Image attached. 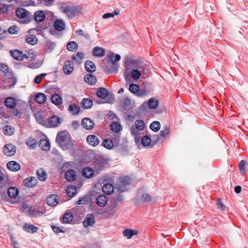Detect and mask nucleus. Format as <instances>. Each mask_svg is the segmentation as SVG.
<instances>
[{"instance_id":"f257e3e1","label":"nucleus","mask_w":248,"mask_h":248,"mask_svg":"<svg viewBox=\"0 0 248 248\" xmlns=\"http://www.w3.org/2000/svg\"><path fill=\"white\" fill-rule=\"evenodd\" d=\"M56 141L63 150H68L73 145L71 137L66 130L60 131L57 133Z\"/></svg>"},{"instance_id":"f03ea898","label":"nucleus","mask_w":248,"mask_h":248,"mask_svg":"<svg viewBox=\"0 0 248 248\" xmlns=\"http://www.w3.org/2000/svg\"><path fill=\"white\" fill-rule=\"evenodd\" d=\"M114 54L111 52L108 57V61H110L112 62V66L111 69H106L105 71L108 74L112 73H116L118 70V65L116 62L121 59V56L119 54H116L115 57V60H114Z\"/></svg>"},{"instance_id":"7ed1b4c3","label":"nucleus","mask_w":248,"mask_h":248,"mask_svg":"<svg viewBox=\"0 0 248 248\" xmlns=\"http://www.w3.org/2000/svg\"><path fill=\"white\" fill-rule=\"evenodd\" d=\"M93 164V168L97 173L103 170L105 165L107 163L108 160L101 155L97 156Z\"/></svg>"},{"instance_id":"20e7f679","label":"nucleus","mask_w":248,"mask_h":248,"mask_svg":"<svg viewBox=\"0 0 248 248\" xmlns=\"http://www.w3.org/2000/svg\"><path fill=\"white\" fill-rule=\"evenodd\" d=\"M130 182L131 179L129 177H121L116 185L117 188L120 192L125 191L127 189V186L130 183Z\"/></svg>"},{"instance_id":"39448f33","label":"nucleus","mask_w":248,"mask_h":248,"mask_svg":"<svg viewBox=\"0 0 248 248\" xmlns=\"http://www.w3.org/2000/svg\"><path fill=\"white\" fill-rule=\"evenodd\" d=\"M62 13L66 14L69 18H73L78 14V9L77 6H63L61 7Z\"/></svg>"},{"instance_id":"423d86ee","label":"nucleus","mask_w":248,"mask_h":248,"mask_svg":"<svg viewBox=\"0 0 248 248\" xmlns=\"http://www.w3.org/2000/svg\"><path fill=\"white\" fill-rule=\"evenodd\" d=\"M11 56L16 60L22 61L24 59H28L29 56L27 54H24L21 50L15 49L10 51Z\"/></svg>"},{"instance_id":"0eeeda50","label":"nucleus","mask_w":248,"mask_h":248,"mask_svg":"<svg viewBox=\"0 0 248 248\" xmlns=\"http://www.w3.org/2000/svg\"><path fill=\"white\" fill-rule=\"evenodd\" d=\"M3 151L5 155L11 156L15 155L16 148L13 144L8 143L4 146Z\"/></svg>"},{"instance_id":"6e6552de","label":"nucleus","mask_w":248,"mask_h":248,"mask_svg":"<svg viewBox=\"0 0 248 248\" xmlns=\"http://www.w3.org/2000/svg\"><path fill=\"white\" fill-rule=\"evenodd\" d=\"M16 15L20 18L29 19L31 16V13L23 8H18L16 11Z\"/></svg>"},{"instance_id":"1a4fd4ad","label":"nucleus","mask_w":248,"mask_h":248,"mask_svg":"<svg viewBox=\"0 0 248 248\" xmlns=\"http://www.w3.org/2000/svg\"><path fill=\"white\" fill-rule=\"evenodd\" d=\"M62 122V120L58 116L53 115L48 118V127H57Z\"/></svg>"},{"instance_id":"9d476101","label":"nucleus","mask_w":248,"mask_h":248,"mask_svg":"<svg viewBox=\"0 0 248 248\" xmlns=\"http://www.w3.org/2000/svg\"><path fill=\"white\" fill-rule=\"evenodd\" d=\"M87 143L92 147H96L100 143L99 139L94 135H89L86 138Z\"/></svg>"},{"instance_id":"9b49d317","label":"nucleus","mask_w":248,"mask_h":248,"mask_svg":"<svg viewBox=\"0 0 248 248\" xmlns=\"http://www.w3.org/2000/svg\"><path fill=\"white\" fill-rule=\"evenodd\" d=\"M136 62L132 60H127L125 64L124 76L129 75L133 68H135Z\"/></svg>"},{"instance_id":"f8f14e48","label":"nucleus","mask_w":248,"mask_h":248,"mask_svg":"<svg viewBox=\"0 0 248 248\" xmlns=\"http://www.w3.org/2000/svg\"><path fill=\"white\" fill-rule=\"evenodd\" d=\"M46 203L50 206H54L58 204L59 198L57 195L52 194L47 197Z\"/></svg>"},{"instance_id":"ddd939ff","label":"nucleus","mask_w":248,"mask_h":248,"mask_svg":"<svg viewBox=\"0 0 248 248\" xmlns=\"http://www.w3.org/2000/svg\"><path fill=\"white\" fill-rule=\"evenodd\" d=\"M37 183V180L35 177H29L26 178L23 182L24 185L27 187H33Z\"/></svg>"},{"instance_id":"4468645a","label":"nucleus","mask_w":248,"mask_h":248,"mask_svg":"<svg viewBox=\"0 0 248 248\" xmlns=\"http://www.w3.org/2000/svg\"><path fill=\"white\" fill-rule=\"evenodd\" d=\"M16 105V100L13 97H8L4 101V105L8 108H14Z\"/></svg>"},{"instance_id":"2eb2a0df","label":"nucleus","mask_w":248,"mask_h":248,"mask_svg":"<svg viewBox=\"0 0 248 248\" xmlns=\"http://www.w3.org/2000/svg\"><path fill=\"white\" fill-rule=\"evenodd\" d=\"M82 126L87 130H90L94 127V122L91 119L85 118L83 119L81 122Z\"/></svg>"},{"instance_id":"dca6fc26","label":"nucleus","mask_w":248,"mask_h":248,"mask_svg":"<svg viewBox=\"0 0 248 248\" xmlns=\"http://www.w3.org/2000/svg\"><path fill=\"white\" fill-rule=\"evenodd\" d=\"M46 13L41 10L36 11L34 14V19L37 22H42L46 18Z\"/></svg>"},{"instance_id":"f3484780","label":"nucleus","mask_w":248,"mask_h":248,"mask_svg":"<svg viewBox=\"0 0 248 248\" xmlns=\"http://www.w3.org/2000/svg\"><path fill=\"white\" fill-rule=\"evenodd\" d=\"M74 70V65L72 63V62L69 60L65 62L63 67V70L66 75H70L72 73Z\"/></svg>"},{"instance_id":"a211bd4d","label":"nucleus","mask_w":248,"mask_h":248,"mask_svg":"<svg viewBox=\"0 0 248 248\" xmlns=\"http://www.w3.org/2000/svg\"><path fill=\"white\" fill-rule=\"evenodd\" d=\"M140 90V87L139 85L134 83H131L129 85V91L133 94L137 93V95L140 97L143 96L145 93L143 92H140L138 93Z\"/></svg>"},{"instance_id":"6ab92c4d","label":"nucleus","mask_w":248,"mask_h":248,"mask_svg":"<svg viewBox=\"0 0 248 248\" xmlns=\"http://www.w3.org/2000/svg\"><path fill=\"white\" fill-rule=\"evenodd\" d=\"M6 166L9 170L12 171H17L20 169V164L15 161L8 162Z\"/></svg>"},{"instance_id":"aec40b11","label":"nucleus","mask_w":248,"mask_h":248,"mask_svg":"<svg viewBox=\"0 0 248 248\" xmlns=\"http://www.w3.org/2000/svg\"><path fill=\"white\" fill-rule=\"evenodd\" d=\"M107 197L104 195H100L98 196L95 200L96 204L100 207L105 206L107 204Z\"/></svg>"},{"instance_id":"412c9836","label":"nucleus","mask_w":248,"mask_h":248,"mask_svg":"<svg viewBox=\"0 0 248 248\" xmlns=\"http://www.w3.org/2000/svg\"><path fill=\"white\" fill-rule=\"evenodd\" d=\"M105 50L100 47L95 46L93 49V55L98 57H102L105 55Z\"/></svg>"},{"instance_id":"4be33fe9","label":"nucleus","mask_w":248,"mask_h":248,"mask_svg":"<svg viewBox=\"0 0 248 248\" xmlns=\"http://www.w3.org/2000/svg\"><path fill=\"white\" fill-rule=\"evenodd\" d=\"M158 101L154 98H150L147 102H144V104H146L151 109H155L158 106Z\"/></svg>"},{"instance_id":"5701e85b","label":"nucleus","mask_w":248,"mask_h":248,"mask_svg":"<svg viewBox=\"0 0 248 248\" xmlns=\"http://www.w3.org/2000/svg\"><path fill=\"white\" fill-rule=\"evenodd\" d=\"M85 82L90 85H94L96 83L97 79L96 77L92 74H87L84 77Z\"/></svg>"},{"instance_id":"b1692460","label":"nucleus","mask_w":248,"mask_h":248,"mask_svg":"<svg viewBox=\"0 0 248 248\" xmlns=\"http://www.w3.org/2000/svg\"><path fill=\"white\" fill-rule=\"evenodd\" d=\"M140 130L135 127L134 125L130 127L131 134L134 137V140L136 142H138L140 140Z\"/></svg>"},{"instance_id":"393cba45","label":"nucleus","mask_w":248,"mask_h":248,"mask_svg":"<svg viewBox=\"0 0 248 248\" xmlns=\"http://www.w3.org/2000/svg\"><path fill=\"white\" fill-rule=\"evenodd\" d=\"M85 69L89 73H92L95 71V64L91 61H87L85 63Z\"/></svg>"},{"instance_id":"a878e982","label":"nucleus","mask_w":248,"mask_h":248,"mask_svg":"<svg viewBox=\"0 0 248 248\" xmlns=\"http://www.w3.org/2000/svg\"><path fill=\"white\" fill-rule=\"evenodd\" d=\"M108 95V92L104 88H99L96 92V95L102 99H105Z\"/></svg>"},{"instance_id":"bb28decb","label":"nucleus","mask_w":248,"mask_h":248,"mask_svg":"<svg viewBox=\"0 0 248 248\" xmlns=\"http://www.w3.org/2000/svg\"><path fill=\"white\" fill-rule=\"evenodd\" d=\"M94 172V170L89 167L85 168L82 170L83 176L87 178H92L93 176Z\"/></svg>"},{"instance_id":"cd10ccee","label":"nucleus","mask_w":248,"mask_h":248,"mask_svg":"<svg viewBox=\"0 0 248 248\" xmlns=\"http://www.w3.org/2000/svg\"><path fill=\"white\" fill-rule=\"evenodd\" d=\"M102 145L106 149L110 150L114 147V143L112 140L107 138L103 141Z\"/></svg>"},{"instance_id":"c85d7f7f","label":"nucleus","mask_w":248,"mask_h":248,"mask_svg":"<svg viewBox=\"0 0 248 248\" xmlns=\"http://www.w3.org/2000/svg\"><path fill=\"white\" fill-rule=\"evenodd\" d=\"M66 179L69 182L74 181L76 178L75 171L73 170H70L67 171L65 173Z\"/></svg>"},{"instance_id":"c756f323","label":"nucleus","mask_w":248,"mask_h":248,"mask_svg":"<svg viewBox=\"0 0 248 248\" xmlns=\"http://www.w3.org/2000/svg\"><path fill=\"white\" fill-rule=\"evenodd\" d=\"M7 193L9 197L15 198L18 196L19 190L16 187L11 186L8 189Z\"/></svg>"},{"instance_id":"7c9ffc66","label":"nucleus","mask_w":248,"mask_h":248,"mask_svg":"<svg viewBox=\"0 0 248 248\" xmlns=\"http://www.w3.org/2000/svg\"><path fill=\"white\" fill-rule=\"evenodd\" d=\"M81 106L85 109L90 108L93 105V102L91 99L86 98L82 99L81 102Z\"/></svg>"},{"instance_id":"2f4dec72","label":"nucleus","mask_w":248,"mask_h":248,"mask_svg":"<svg viewBox=\"0 0 248 248\" xmlns=\"http://www.w3.org/2000/svg\"><path fill=\"white\" fill-rule=\"evenodd\" d=\"M54 26L57 31H61L64 29L65 24L62 19H57L54 22Z\"/></svg>"},{"instance_id":"473e14b6","label":"nucleus","mask_w":248,"mask_h":248,"mask_svg":"<svg viewBox=\"0 0 248 248\" xmlns=\"http://www.w3.org/2000/svg\"><path fill=\"white\" fill-rule=\"evenodd\" d=\"M102 190L106 194L110 195L113 192L114 187L112 184L107 183L103 186Z\"/></svg>"},{"instance_id":"72a5a7b5","label":"nucleus","mask_w":248,"mask_h":248,"mask_svg":"<svg viewBox=\"0 0 248 248\" xmlns=\"http://www.w3.org/2000/svg\"><path fill=\"white\" fill-rule=\"evenodd\" d=\"M138 232L136 230L125 229L123 232V235L128 239L131 238L134 235H137Z\"/></svg>"},{"instance_id":"f704fd0d","label":"nucleus","mask_w":248,"mask_h":248,"mask_svg":"<svg viewBox=\"0 0 248 248\" xmlns=\"http://www.w3.org/2000/svg\"><path fill=\"white\" fill-rule=\"evenodd\" d=\"M68 110L73 115H77L79 114L80 110V108L76 104H72L69 106Z\"/></svg>"},{"instance_id":"c9c22d12","label":"nucleus","mask_w":248,"mask_h":248,"mask_svg":"<svg viewBox=\"0 0 248 248\" xmlns=\"http://www.w3.org/2000/svg\"><path fill=\"white\" fill-rule=\"evenodd\" d=\"M95 223V219L94 217L91 215L89 217H87L83 222L84 226L86 228L92 226Z\"/></svg>"},{"instance_id":"e433bc0d","label":"nucleus","mask_w":248,"mask_h":248,"mask_svg":"<svg viewBox=\"0 0 248 248\" xmlns=\"http://www.w3.org/2000/svg\"><path fill=\"white\" fill-rule=\"evenodd\" d=\"M85 57V53L83 52H78L77 53L76 55H73L72 57V59L73 61L77 62V63H81L82 60Z\"/></svg>"},{"instance_id":"4c0bfd02","label":"nucleus","mask_w":248,"mask_h":248,"mask_svg":"<svg viewBox=\"0 0 248 248\" xmlns=\"http://www.w3.org/2000/svg\"><path fill=\"white\" fill-rule=\"evenodd\" d=\"M141 144L144 147H152L153 146L151 139L148 136L143 137L141 140Z\"/></svg>"},{"instance_id":"58836bf2","label":"nucleus","mask_w":248,"mask_h":248,"mask_svg":"<svg viewBox=\"0 0 248 248\" xmlns=\"http://www.w3.org/2000/svg\"><path fill=\"white\" fill-rule=\"evenodd\" d=\"M51 102L55 105L58 106L62 104V99L58 94H54L51 97Z\"/></svg>"},{"instance_id":"ea45409f","label":"nucleus","mask_w":248,"mask_h":248,"mask_svg":"<svg viewBox=\"0 0 248 248\" xmlns=\"http://www.w3.org/2000/svg\"><path fill=\"white\" fill-rule=\"evenodd\" d=\"M66 191L68 196L71 198L73 197L77 193L76 187L73 185L69 186L67 187Z\"/></svg>"},{"instance_id":"a19ab883","label":"nucleus","mask_w":248,"mask_h":248,"mask_svg":"<svg viewBox=\"0 0 248 248\" xmlns=\"http://www.w3.org/2000/svg\"><path fill=\"white\" fill-rule=\"evenodd\" d=\"M38 179L41 181H45L47 178V174L43 169H40L37 171Z\"/></svg>"},{"instance_id":"79ce46f5","label":"nucleus","mask_w":248,"mask_h":248,"mask_svg":"<svg viewBox=\"0 0 248 248\" xmlns=\"http://www.w3.org/2000/svg\"><path fill=\"white\" fill-rule=\"evenodd\" d=\"M35 100L37 103L40 104H43L46 101L45 95L43 93H37L35 96Z\"/></svg>"},{"instance_id":"37998d69","label":"nucleus","mask_w":248,"mask_h":248,"mask_svg":"<svg viewBox=\"0 0 248 248\" xmlns=\"http://www.w3.org/2000/svg\"><path fill=\"white\" fill-rule=\"evenodd\" d=\"M39 146L45 151H48L50 149V144L48 141L45 139H42L40 140Z\"/></svg>"},{"instance_id":"c03bdc74","label":"nucleus","mask_w":248,"mask_h":248,"mask_svg":"<svg viewBox=\"0 0 248 248\" xmlns=\"http://www.w3.org/2000/svg\"><path fill=\"white\" fill-rule=\"evenodd\" d=\"M26 41L27 43L31 45H34L37 43V39L34 35L30 34L27 36Z\"/></svg>"},{"instance_id":"a18cd8bd","label":"nucleus","mask_w":248,"mask_h":248,"mask_svg":"<svg viewBox=\"0 0 248 248\" xmlns=\"http://www.w3.org/2000/svg\"><path fill=\"white\" fill-rule=\"evenodd\" d=\"M24 229L30 233H33L36 232L38 231V228L32 225L25 224L24 226Z\"/></svg>"},{"instance_id":"49530a36","label":"nucleus","mask_w":248,"mask_h":248,"mask_svg":"<svg viewBox=\"0 0 248 248\" xmlns=\"http://www.w3.org/2000/svg\"><path fill=\"white\" fill-rule=\"evenodd\" d=\"M67 49L70 51H75L78 48V45L75 41L69 42L67 45Z\"/></svg>"},{"instance_id":"de8ad7c7","label":"nucleus","mask_w":248,"mask_h":248,"mask_svg":"<svg viewBox=\"0 0 248 248\" xmlns=\"http://www.w3.org/2000/svg\"><path fill=\"white\" fill-rule=\"evenodd\" d=\"M150 128L155 132H158L160 129V123L158 121H154L150 125Z\"/></svg>"},{"instance_id":"09e8293b","label":"nucleus","mask_w":248,"mask_h":248,"mask_svg":"<svg viewBox=\"0 0 248 248\" xmlns=\"http://www.w3.org/2000/svg\"><path fill=\"white\" fill-rule=\"evenodd\" d=\"M111 130L115 132H119L122 129V126L118 122H114L110 125Z\"/></svg>"},{"instance_id":"8fccbe9b","label":"nucleus","mask_w":248,"mask_h":248,"mask_svg":"<svg viewBox=\"0 0 248 248\" xmlns=\"http://www.w3.org/2000/svg\"><path fill=\"white\" fill-rule=\"evenodd\" d=\"M15 129L13 127L10 125H5L3 127L4 133L8 136L12 135L14 133Z\"/></svg>"},{"instance_id":"3c124183","label":"nucleus","mask_w":248,"mask_h":248,"mask_svg":"<svg viewBox=\"0 0 248 248\" xmlns=\"http://www.w3.org/2000/svg\"><path fill=\"white\" fill-rule=\"evenodd\" d=\"M130 74L131 77L135 80L139 79L141 76V72L138 69H133Z\"/></svg>"},{"instance_id":"603ef678","label":"nucleus","mask_w":248,"mask_h":248,"mask_svg":"<svg viewBox=\"0 0 248 248\" xmlns=\"http://www.w3.org/2000/svg\"><path fill=\"white\" fill-rule=\"evenodd\" d=\"M135 127L138 129L142 131L145 127L144 122L141 120H137L135 123Z\"/></svg>"},{"instance_id":"864d4df0","label":"nucleus","mask_w":248,"mask_h":248,"mask_svg":"<svg viewBox=\"0 0 248 248\" xmlns=\"http://www.w3.org/2000/svg\"><path fill=\"white\" fill-rule=\"evenodd\" d=\"M26 144L31 149H33L37 144V141L35 139L30 138L27 140Z\"/></svg>"},{"instance_id":"5fc2aeb1","label":"nucleus","mask_w":248,"mask_h":248,"mask_svg":"<svg viewBox=\"0 0 248 248\" xmlns=\"http://www.w3.org/2000/svg\"><path fill=\"white\" fill-rule=\"evenodd\" d=\"M73 218V215L71 213H66L62 217V221L64 223H69Z\"/></svg>"},{"instance_id":"6e6d98bb","label":"nucleus","mask_w":248,"mask_h":248,"mask_svg":"<svg viewBox=\"0 0 248 248\" xmlns=\"http://www.w3.org/2000/svg\"><path fill=\"white\" fill-rule=\"evenodd\" d=\"M141 200L144 202H150L152 201V197L148 193H144L141 195Z\"/></svg>"},{"instance_id":"4d7b16f0","label":"nucleus","mask_w":248,"mask_h":248,"mask_svg":"<svg viewBox=\"0 0 248 248\" xmlns=\"http://www.w3.org/2000/svg\"><path fill=\"white\" fill-rule=\"evenodd\" d=\"M46 75V73H42L37 76L34 79V83L37 84H39L41 82L42 78L45 77Z\"/></svg>"},{"instance_id":"13d9d810","label":"nucleus","mask_w":248,"mask_h":248,"mask_svg":"<svg viewBox=\"0 0 248 248\" xmlns=\"http://www.w3.org/2000/svg\"><path fill=\"white\" fill-rule=\"evenodd\" d=\"M119 14V11H116L115 10L113 12V13H108L106 14H105L103 16V18L104 19H107L109 17H113L115 15H118Z\"/></svg>"},{"instance_id":"bf43d9fd","label":"nucleus","mask_w":248,"mask_h":248,"mask_svg":"<svg viewBox=\"0 0 248 248\" xmlns=\"http://www.w3.org/2000/svg\"><path fill=\"white\" fill-rule=\"evenodd\" d=\"M217 206L219 210L224 211L226 209L225 205L222 202L220 198H218L217 200Z\"/></svg>"},{"instance_id":"052dcab7","label":"nucleus","mask_w":248,"mask_h":248,"mask_svg":"<svg viewBox=\"0 0 248 248\" xmlns=\"http://www.w3.org/2000/svg\"><path fill=\"white\" fill-rule=\"evenodd\" d=\"M170 134V129L168 127H166L165 129L162 130L159 135L161 138H164L169 135Z\"/></svg>"},{"instance_id":"680f3d73","label":"nucleus","mask_w":248,"mask_h":248,"mask_svg":"<svg viewBox=\"0 0 248 248\" xmlns=\"http://www.w3.org/2000/svg\"><path fill=\"white\" fill-rule=\"evenodd\" d=\"M247 162L245 160H241L239 164V169L242 173H244L245 170V166Z\"/></svg>"},{"instance_id":"e2e57ef3","label":"nucleus","mask_w":248,"mask_h":248,"mask_svg":"<svg viewBox=\"0 0 248 248\" xmlns=\"http://www.w3.org/2000/svg\"><path fill=\"white\" fill-rule=\"evenodd\" d=\"M0 71L3 72L4 74H7L9 73L8 66L3 63L0 64Z\"/></svg>"},{"instance_id":"0e129e2a","label":"nucleus","mask_w":248,"mask_h":248,"mask_svg":"<svg viewBox=\"0 0 248 248\" xmlns=\"http://www.w3.org/2000/svg\"><path fill=\"white\" fill-rule=\"evenodd\" d=\"M8 6L6 4L0 5V12L2 13H7L8 11Z\"/></svg>"},{"instance_id":"69168bd1","label":"nucleus","mask_w":248,"mask_h":248,"mask_svg":"<svg viewBox=\"0 0 248 248\" xmlns=\"http://www.w3.org/2000/svg\"><path fill=\"white\" fill-rule=\"evenodd\" d=\"M8 31L10 34H15L17 32V27L16 26H11L8 28Z\"/></svg>"},{"instance_id":"338daca9","label":"nucleus","mask_w":248,"mask_h":248,"mask_svg":"<svg viewBox=\"0 0 248 248\" xmlns=\"http://www.w3.org/2000/svg\"><path fill=\"white\" fill-rule=\"evenodd\" d=\"M160 136L158 135H155V136H154L153 137V140H152V145H155L157 142V141H158L159 138H160Z\"/></svg>"},{"instance_id":"774afa93","label":"nucleus","mask_w":248,"mask_h":248,"mask_svg":"<svg viewBox=\"0 0 248 248\" xmlns=\"http://www.w3.org/2000/svg\"><path fill=\"white\" fill-rule=\"evenodd\" d=\"M53 231L56 233H58L60 232H63L64 231H62L59 227L52 226H51Z\"/></svg>"}]
</instances>
